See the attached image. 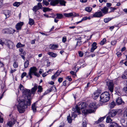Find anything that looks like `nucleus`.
I'll return each mask as SVG.
<instances>
[{"label": "nucleus", "instance_id": "f257e3e1", "mask_svg": "<svg viewBox=\"0 0 127 127\" xmlns=\"http://www.w3.org/2000/svg\"><path fill=\"white\" fill-rule=\"evenodd\" d=\"M18 104L17 105V108L19 112L22 113L25 111V109L27 107V106H29L27 104L28 100L25 99L20 100Z\"/></svg>", "mask_w": 127, "mask_h": 127}, {"label": "nucleus", "instance_id": "f03ea898", "mask_svg": "<svg viewBox=\"0 0 127 127\" xmlns=\"http://www.w3.org/2000/svg\"><path fill=\"white\" fill-rule=\"evenodd\" d=\"M22 93L24 99L28 100V102H27V104L28 105H30L31 104V99L30 90L25 89L23 91Z\"/></svg>", "mask_w": 127, "mask_h": 127}, {"label": "nucleus", "instance_id": "7ed1b4c3", "mask_svg": "<svg viewBox=\"0 0 127 127\" xmlns=\"http://www.w3.org/2000/svg\"><path fill=\"white\" fill-rule=\"evenodd\" d=\"M100 101L102 102H107L110 99V94L108 92H105L102 93L100 96Z\"/></svg>", "mask_w": 127, "mask_h": 127}, {"label": "nucleus", "instance_id": "20e7f679", "mask_svg": "<svg viewBox=\"0 0 127 127\" xmlns=\"http://www.w3.org/2000/svg\"><path fill=\"white\" fill-rule=\"evenodd\" d=\"M87 106V104L85 103L81 102L76 106L75 108L76 111L79 114L80 113V110L85 108Z\"/></svg>", "mask_w": 127, "mask_h": 127}, {"label": "nucleus", "instance_id": "39448f33", "mask_svg": "<svg viewBox=\"0 0 127 127\" xmlns=\"http://www.w3.org/2000/svg\"><path fill=\"white\" fill-rule=\"evenodd\" d=\"M106 85L108 86V88L111 93L113 91L114 86L112 81L110 80H108L106 81Z\"/></svg>", "mask_w": 127, "mask_h": 127}, {"label": "nucleus", "instance_id": "423d86ee", "mask_svg": "<svg viewBox=\"0 0 127 127\" xmlns=\"http://www.w3.org/2000/svg\"><path fill=\"white\" fill-rule=\"evenodd\" d=\"M16 121L13 118L11 119V121L8 122L5 125V127H12V126L15 124Z\"/></svg>", "mask_w": 127, "mask_h": 127}, {"label": "nucleus", "instance_id": "0eeeda50", "mask_svg": "<svg viewBox=\"0 0 127 127\" xmlns=\"http://www.w3.org/2000/svg\"><path fill=\"white\" fill-rule=\"evenodd\" d=\"M119 110H112L108 113L107 115L110 117H113L118 112Z\"/></svg>", "mask_w": 127, "mask_h": 127}, {"label": "nucleus", "instance_id": "6e6552de", "mask_svg": "<svg viewBox=\"0 0 127 127\" xmlns=\"http://www.w3.org/2000/svg\"><path fill=\"white\" fill-rule=\"evenodd\" d=\"M5 44L7 45L9 49H12L13 47V43L10 40H6Z\"/></svg>", "mask_w": 127, "mask_h": 127}, {"label": "nucleus", "instance_id": "1a4fd4ad", "mask_svg": "<svg viewBox=\"0 0 127 127\" xmlns=\"http://www.w3.org/2000/svg\"><path fill=\"white\" fill-rule=\"evenodd\" d=\"M42 5L40 2L38 3L37 5L34 6L33 8V10L35 12L37 11V10L41 9L42 7Z\"/></svg>", "mask_w": 127, "mask_h": 127}, {"label": "nucleus", "instance_id": "9d476101", "mask_svg": "<svg viewBox=\"0 0 127 127\" xmlns=\"http://www.w3.org/2000/svg\"><path fill=\"white\" fill-rule=\"evenodd\" d=\"M94 111V110L93 109H85L82 111V112L85 115L87 114L88 113H93Z\"/></svg>", "mask_w": 127, "mask_h": 127}, {"label": "nucleus", "instance_id": "9b49d317", "mask_svg": "<svg viewBox=\"0 0 127 127\" xmlns=\"http://www.w3.org/2000/svg\"><path fill=\"white\" fill-rule=\"evenodd\" d=\"M103 16V15L100 11L95 12L93 15V17H100Z\"/></svg>", "mask_w": 127, "mask_h": 127}, {"label": "nucleus", "instance_id": "f8f14e48", "mask_svg": "<svg viewBox=\"0 0 127 127\" xmlns=\"http://www.w3.org/2000/svg\"><path fill=\"white\" fill-rule=\"evenodd\" d=\"M50 2V4L52 6H54L58 3V0H48Z\"/></svg>", "mask_w": 127, "mask_h": 127}, {"label": "nucleus", "instance_id": "ddd939ff", "mask_svg": "<svg viewBox=\"0 0 127 127\" xmlns=\"http://www.w3.org/2000/svg\"><path fill=\"white\" fill-rule=\"evenodd\" d=\"M3 13L5 16V19L9 18L11 15L10 11L9 10H6L4 11Z\"/></svg>", "mask_w": 127, "mask_h": 127}, {"label": "nucleus", "instance_id": "4468645a", "mask_svg": "<svg viewBox=\"0 0 127 127\" xmlns=\"http://www.w3.org/2000/svg\"><path fill=\"white\" fill-rule=\"evenodd\" d=\"M100 93L96 91L92 95V97L94 99H96L99 96Z\"/></svg>", "mask_w": 127, "mask_h": 127}, {"label": "nucleus", "instance_id": "2eb2a0df", "mask_svg": "<svg viewBox=\"0 0 127 127\" xmlns=\"http://www.w3.org/2000/svg\"><path fill=\"white\" fill-rule=\"evenodd\" d=\"M23 24V22H20L18 23L16 25L15 27L17 30H19L21 29V27Z\"/></svg>", "mask_w": 127, "mask_h": 127}, {"label": "nucleus", "instance_id": "dca6fc26", "mask_svg": "<svg viewBox=\"0 0 127 127\" xmlns=\"http://www.w3.org/2000/svg\"><path fill=\"white\" fill-rule=\"evenodd\" d=\"M37 70V68L33 66L30 68L29 72L33 74L36 72Z\"/></svg>", "mask_w": 127, "mask_h": 127}, {"label": "nucleus", "instance_id": "f3484780", "mask_svg": "<svg viewBox=\"0 0 127 127\" xmlns=\"http://www.w3.org/2000/svg\"><path fill=\"white\" fill-rule=\"evenodd\" d=\"M37 88V85L36 84H34V86L31 90V93L32 94H34Z\"/></svg>", "mask_w": 127, "mask_h": 127}, {"label": "nucleus", "instance_id": "a211bd4d", "mask_svg": "<svg viewBox=\"0 0 127 127\" xmlns=\"http://www.w3.org/2000/svg\"><path fill=\"white\" fill-rule=\"evenodd\" d=\"M116 102L117 104L119 105L121 104L122 103L123 101L121 97H119L116 99Z\"/></svg>", "mask_w": 127, "mask_h": 127}, {"label": "nucleus", "instance_id": "6ab92c4d", "mask_svg": "<svg viewBox=\"0 0 127 127\" xmlns=\"http://www.w3.org/2000/svg\"><path fill=\"white\" fill-rule=\"evenodd\" d=\"M108 9L106 7H104L101 9V11L102 13L104 14H107L108 13Z\"/></svg>", "mask_w": 127, "mask_h": 127}, {"label": "nucleus", "instance_id": "aec40b11", "mask_svg": "<svg viewBox=\"0 0 127 127\" xmlns=\"http://www.w3.org/2000/svg\"><path fill=\"white\" fill-rule=\"evenodd\" d=\"M115 105V103L114 101L111 102L108 105L109 107L111 109L113 108Z\"/></svg>", "mask_w": 127, "mask_h": 127}, {"label": "nucleus", "instance_id": "412c9836", "mask_svg": "<svg viewBox=\"0 0 127 127\" xmlns=\"http://www.w3.org/2000/svg\"><path fill=\"white\" fill-rule=\"evenodd\" d=\"M89 106L90 108L93 109H95L96 108V104L95 103H91L89 105Z\"/></svg>", "mask_w": 127, "mask_h": 127}, {"label": "nucleus", "instance_id": "4be33fe9", "mask_svg": "<svg viewBox=\"0 0 127 127\" xmlns=\"http://www.w3.org/2000/svg\"><path fill=\"white\" fill-rule=\"evenodd\" d=\"M47 54L51 57H55L57 56L56 54L50 52H48Z\"/></svg>", "mask_w": 127, "mask_h": 127}, {"label": "nucleus", "instance_id": "5701e85b", "mask_svg": "<svg viewBox=\"0 0 127 127\" xmlns=\"http://www.w3.org/2000/svg\"><path fill=\"white\" fill-rule=\"evenodd\" d=\"M58 3H60V5L64 6H65V3L66 2L63 0H58Z\"/></svg>", "mask_w": 127, "mask_h": 127}, {"label": "nucleus", "instance_id": "b1692460", "mask_svg": "<svg viewBox=\"0 0 127 127\" xmlns=\"http://www.w3.org/2000/svg\"><path fill=\"white\" fill-rule=\"evenodd\" d=\"M64 15L66 17H70L73 15L72 13H65L64 14Z\"/></svg>", "mask_w": 127, "mask_h": 127}, {"label": "nucleus", "instance_id": "393cba45", "mask_svg": "<svg viewBox=\"0 0 127 127\" xmlns=\"http://www.w3.org/2000/svg\"><path fill=\"white\" fill-rule=\"evenodd\" d=\"M56 15V19H61L63 17V14L61 13H57Z\"/></svg>", "mask_w": 127, "mask_h": 127}, {"label": "nucleus", "instance_id": "a878e982", "mask_svg": "<svg viewBox=\"0 0 127 127\" xmlns=\"http://www.w3.org/2000/svg\"><path fill=\"white\" fill-rule=\"evenodd\" d=\"M50 48L51 49H54L58 47V45L54 44H50L49 46Z\"/></svg>", "mask_w": 127, "mask_h": 127}, {"label": "nucleus", "instance_id": "bb28decb", "mask_svg": "<svg viewBox=\"0 0 127 127\" xmlns=\"http://www.w3.org/2000/svg\"><path fill=\"white\" fill-rule=\"evenodd\" d=\"M35 103H34L32 105V109L34 112H35L36 111V108L35 106Z\"/></svg>", "mask_w": 127, "mask_h": 127}, {"label": "nucleus", "instance_id": "cd10ccee", "mask_svg": "<svg viewBox=\"0 0 127 127\" xmlns=\"http://www.w3.org/2000/svg\"><path fill=\"white\" fill-rule=\"evenodd\" d=\"M24 68H27L29 65V62L28 60H26L24 63Z\"/></svg>", "mask_w": 127, "mask_h": 127}, {"label": "nucleus", "instance_id": "c85d7f7f", "mask_svg": "<svg viewBox=\"0 0 127 127\" xmlns=\"http://www.w3.org/2000/svg\"><path fill=\"white\" fill-rule=\"evenodd\" d=\"M21 4V2H15L13 4V5L14 6L18 7Z\"/></svg>", "mask_w": 127, "mask_h": 127}, {"label": "nucleus", "instance_id": "c756f323", "mask_svg": "<svg viewBox=\"0 0 127 127\" xmlns=\"http://www.w3.org/2000/svg\"><path fill=\"white\" fill-rule=\"evenodd\" d=\"M15 31V30L12 29L10 28L8 29V34H12L14 33Z\"/></svg>", "mask_w": 127, "mask_h": 127}, {"label": "nucleus", "instance_id": "7c9ffc66", "mask_svg": "<svg viewBox=\"0 0 127 127\" xmlns=\"http://www.w3.org/2000/svg\"><path fill=\"white\" fill-rule=\"evenodd\" d=\"M111 124L114 127H121L119 126L118 124L115 122H112Z\"/></svg>", "mask_w": 127, "mask_h": 127}, {"label": "nucleus", "instance_id": "2f4dec72", "mask_svg": "<svg viewBox=\"0 0 127 127\" xmlns=\"http://www.w3.org/2000/svg\"><path fill=\"white\" fill-rule=\"evenodd\" d=\"M51 10V9L48 7H43V11L44 12H45L47 11H49Z\"/></svg>", "mask_w": 127, "mask_h": 127}, {"label": "nucleus", "instance_id": "473e14b6", "mask_svg": "<svg viewBox=\"0 0 127 127\" xmlns=\"http://www.w3.org/2000/svg\"><path fill=\"white\" fill-rule=\"evenodd\" d=\"M25 46V45H24L22 44L20 42L18 43L16 45V47L18 48L20 47H24Z\"/></svg>", "mask_w": 127, "mask_h": 127}, {"label": "nucleus", "instance_id": "72a5a7b5", "mask_svg": "<svg viewBox=\"0 0 127 127\" xmlns=\"http://www.w3.org/2000/svg\"><path fill=\"white\" fill-rule=\"evenodd\" d=\"M85 10L89 12L91 11L92 10V8L90 7H87L85 8Z\"/></svg>", "mask_w": 127, "mask_h": 127}, {"label": "nucleus", "instance_id": "f704fd0d", "mask_svg": "<svg viewBox=\"0 0 127 127\" xmlns=\"http://www.w3.org/2000/svg\"><path fill=\"white\" fill-rule=\"evenodd\" d=\"M72 118H71L70 115H69L68 116H67V120L68 122L69 123H71L72 122Z\"/></svg>", "mask_w": 127, "mask_h": 127}, {"label": "nucleus", "instance_id": "c9c22d12", "mask_svg": "<svg viewBox=\"0 0 127 127\" xmlns=\"http://www.w3.org/2000/svg\"><path fill=\"white\" fill-rule=\"evenodd\" d=\"M34 23V20L30 18L29 19V24L31 25H33Z\"/></svg>", "mask_w": 127, "mask_h": 127}, {"label": "nucleus", "instance_id": "e433bc0d", "mask_svg": "<svg viewBox=\"0 0 127 127\" xmlns=\"http://www.w3.org/2000/svg\"><path fill=\"white\" fill-rule=\"evenodd\" d=\"M88 18L86 16L85 17L83 18L82 19V20L80 21L77 22L76 23V24H78L81 22H82V21L85 20H86Z\"/></svg>", "mask_w": 127, "mask_h": 127}, {"label": "nucleus", "instance_id": "4c0bfd02", "mask_svg": "<svg viewBox=\"0 0 127 127\" xmlns=\"http://www.w3.org/2000/svg\"><path fill=\"white\" fill-rule=\"evenodd\" d=\"M110 117L108 116H107L106 118V122L107 123H111L112 120L111 118H110Z\"/></svg>", "mask_w": 127, "mask_h": 127}, {"label": "nucleus", "instance_id": "58836bf2", "mask_svg": "<svg viewBox=\"0 0 127 127\" xmlns=\"http://www.w3.org/2000/svg\"><path fill=\"white\" fill-rule=\"evenodd\" d=\"M19 89L20 90L23 91L25 89H24V87L21 84H20L19 87Z\"/></svg>", "mask_w": 127, "mask_h": 127}, {"label": "nucleus", "instance_id": "ea45409f", "mask_svg": "<svg viewBox=\"0 0 127 127\" xmlns=\"http://www.w3.org/2000/svg\"><path fill=\"white\" fill-rule=\"evenodd\" d=\"M106 41V39L105 38H104L103 40L101 41L100 43V44L102 45L105 43V42Z\"/></svg>", "mask_w": 127, "mask_h": 127}, {"label": "nucleus", "instance_id": "a19ab883", "mask_svg": "<svg viewBox=\"0 0 127 127\" xmlns=\"http://www.w3.org/2000/svg\"><path fill=\"white\" fill-rule=\"evenodd\" d=\"M38 92L40 93L42 91V89L41 86L40 85L38 87Z\"/></svg>", "mask_w": 127, "mask_h": 127}, {"label": "nucleus", "instance_id": "79ce46f5", "mask_svg": "<svg viewBox=\"0 0 127 127\" xmlns=\"http://www.w3.org/2000/svg\"><path fill=\"white\" fill-rule=\"evenodd\" d=\"M104 119V118L103 117H101L99 118L97 121V123H99L100 122H101L102 121H103V120Z\"/></svg>", "mask_w": 127, "mask_h": 127}, {"label": "nucleus", "instance_id": "37998d69", "mask_svg": "<svg viewBox=\"0 0 127 127\" xmlns=\"http://www.w3.org/2000/svg\"><path fill=\"white\" fill-rule=\"evenodd\" d=\"M111 20V18H108L104 19V22L105 23H107Z\"/></svg>", "mask_w": 127, "mask_h": 127}, {"label": "nucleus", "instance_id": "c03bdc74", "mask_svg": "<svg viewBox=\"0 0 127 127\" xmlns=\"http://www.w3.org/2000/svg\"><path fill=\"white\" fill-rule=\"evenodd\" d=\"M13 65L14 68H17L18 66V63L16 62H14Z\"/></svg>", "mask_w": 127, "mask_h": 127}, {"label": "nucleus", "instance_id": "a18cd8bd", "mask_svg": "<svg viewBox=\"0 0 127 127\" xmlns=\"http://www.w3.org/2000/svg\"><path fill=\"white\" fill-rule=\"evenodd\" d=\"M2 32L4 33H8V29H3Z\"/></svg>", "mask_w": 127, "mask_h": 127}, {"label": "nucleus", "instance_id": "49530a36", "mask_svg": "<svg viewBox=\"0 0 127 127\" xmlns=\"http://www.w3.org/2000/svg\"><path fill=\"white\" fill-rule=\"evenodd\" d=\"M97 48V47H93V46H92V47L91 49L90 52H93L94 50L96 49Z\"/></svg>", "mask_w": 127, "mask_h": 127}, {"label": "nucleus", "instance_id": "de8ad7c7", "mask_svg": "<svg viewBox=\"0 0 127 127\" xmlns=\"http://www.w3.org/2000/svg\"><path fill=\"white\" fill-rule=\"evenodd\" d=\"M75 112H74L72 115L71 118L72 119L73 118V119H75L77 116V115L75 114Z\"/></svg>", "mask_w": 127, "mask_h": 127}, {"label": "nucleus", "instance_id": "09e8293b", "mask_svg": "<svg viewBox=\"0 0 127 127\" xmlns=\"http://www.w3.org/2000/svg\"><path fill=\"white\" fill-rule=\"evenodd\" d=\"M61 72V71L58 70L56 72V73L55 74V75H56V76L57 77L60 75V74Z\"/></svg>", "mask_w": 127, "mask_h": 127}, {"label": "nucleus", "instance_id": "8fccbe9b", "mask_svg": "<svg viewBox=\"0 0 127 127\" xmlns=\"http://www.w3.org/2000/svg\"><path fill=\"white\" fill-rule=\"evenodd\" d=\"M43 3L46 6H47L49 4V3L48 2L44 0H43Z\"/></svg>", "mask_w": 127, "mask_h": 127}, {"label": "nucleus", "instance_id": "3c124183", "mask_svg": "<svg viewBox=\"0 0 127 127\" xmlns=\"http://www.w3.org/2000/svg\"><path fill=\"white\" fill-rule=\"evenodd\" d=\"M124 117H127V108L125 110L123 114Z\"/></svg>", "mask_w": 127, "mask_h": 127}, {"label": "nucleus", "instance_id": "603ef678", "mask_svg": "<svg viewBox=\"0 0 127 127\" xmlns=\"http://www.w3.org/2000/svg\"><path fill=\"white\" fill-rule=\"evenodd\" d=\"M78 54L80 57H82L83 56V52H82L79 51L78 52Z\"/></svg>", "mask_w": 127, "mask_h": 127}, {"label": "nucleus", "instance_id": "864d4df0", "mask_svg": "<svg viewBox=\"0 0 127 127\" xmlns=\"http://www.w3.org/2000/svg\"><path fill=\"white\" fill-rule=\"evenodd\" d=\"M81 44V41L80 40H79L77 42V43L76 45H78V46H80Z\"/></svg>", "mask_w": 127, "mask_h": 127}, {"label": "nucleus", "instance_id": "5fc2aeb1", "mask_svg": "<svg viewBox=\"0 0 127 127\" xmlns=\"http://www.w3.org/2000/svg\"><path fill=\"white\" fill-rule=\"evenodd\" d=\"M66 41V37L65 36H64L62 39V41L64 43H65Z\"/></svg>", "mask_w": 127, "mask_h": 127}, {"label": "nucleus", "instance_id": "6e6d98bb", "mask_svg": "<svg viewBox=\"0 0 127 127\" xmlns=\"http://www.w3.org/2000/svg\"><path fill=\"white\" fill-rule=\"evenodd\" d=\"M117 41L116 40H114L112 41L111 44L113 45H115L117 43Z\"/></svg>", "mask_w": 127, "mask_h": 127}, {"label": "nucleus", "instance_id": "4d7b16f0", "mask_svg": "<svg viewBox=\"0 0 127 127\" xmlns=\"http://www.w3.org/2000/svg\"><path fill=\"white\" fill-rule=\"evenodd\" d=\"M87 125V123L86 122V121L83 122L82 124V126L83 127H86Z\"/></svg>", "mask_w": 127, "mask_h": 127}, {"label": "nucleus", "instance_id": "13d9d810", "mask_svg": "<svg viewBox=\"0 0 127 127\" xmlns=\"http://www.w3.org/2000/svg\"><path fill=\"white\" fill-rule=\"evenodd\" d=\"M27 74V73L25 72H23L22 74L21 77L22 78H23L26 76Z\"/></svg>", "mask_w": 127, "mask_h": 127}, {"label": "nucleus", "instance_id": "bf43d9fd", "mask_svg": "<svg viewBox=\"0 0 127 127\" xmlns=\"http://www.w3.org/2000/svg\"><path fill=\"white\" fill-rule=\"evenodd\" d=\"M33 74H34V75L38 77H39L40 76V75L38 73L36 72L34 73Z\"/></svg>", "mask_w": 127, "mask_h": 127}, {"label": "nucleus", "instance_id": "052dcab7", "mask_svg": "<svg viewBox=\"0 0 127 127\" xmlns=\"http://www.w3.org/2000/svg\"><path fill=\"white\" fill-rule=\"evenodd\" d=\"M63 80V78H59L58 80V81L59 83L61 82Z\"/></svg>", "mask_w": 127, "mask_h": 127}, {"label": "nucleus", "instance_id": "680f3d73", "mask_svg": "<svg viewBox=\"0 0 127 127\" xmlns=\"http://www.w3.org/2000/svg\"><path fill=\"white\" fill-rule=\"evenodd\" d=\"M66 79L69 81H71L72 80V79L71 78V76H67V77Z\"/></svg>", "mask_w": 127, "mask_h": 127}, {"label": "nucleus", "instance_id": "e2e57ef3", "mask_svg": "<svg viewBox=\"0 0 127 127\" xmlns=\"http://www.w3.org/2000/svg\"><path fill=\"white\" fill-rule=\"evenodd\" d=\"M111 10V11H113L115 10H116L117 8L115 7H111L109 8Z\"/></svg>", "mask_w": 127, "mask_h": 127}, {"label": "nucleus", "instance_id": "0e129e2a", "mask_svg": "<svg viewBox=\"0 0 127 127\" xmlns=\"http://www.w3.org/2000/svg\"><path fill=\"white\" fill-rule=\"evenodd\" d=\"M3 119L0 115V123H2L3 122Z\"/></svg>", "mask_w": 127, "mask_h": 127}, {"label": "nucleus", "instance_id": "69168bd1", "mask_svg": "<svg viewBox=\"0 0 127 127\" xmlns=\"http://www.w3.org/2000/svg\"><path fill=\"white\" fill-rule=\"evenodd\" d=\"M116 54L117 55L118 57H119L121 56L122 54L120 52H118Z\"/></svg>", "mask_w": 127, "mask_h": 127}, {"label": "nucleus", "instance_id": "338daca9", "mask_svg": "<svg viewBox=\"0 0 127 127\" xmlns=\"http://www.w3.org/2000/svg\"><path fill=\"white\" fill-rule=\"evenodd\" d=\"M16 69H11V70L10 71V73H13L15 71H16Z\"/></svg>", "mask_w": 127, "mask_h": 127}, {"label": "nucleus", "instance_id": "774afa93", "mask_svg": "<svg viewBox=\"0 0 127 127\" xmlns=\"http://www.w3.org/2000/svg\"><path fill=\"white\" fill-rule=\"evenodd\" d=\"M97 45V44L95 42H94L92 44V46H93V47H97L96 46V45Z\"/></svg>", "mask_w": 127, "mask_h": 127}]
</instances>
